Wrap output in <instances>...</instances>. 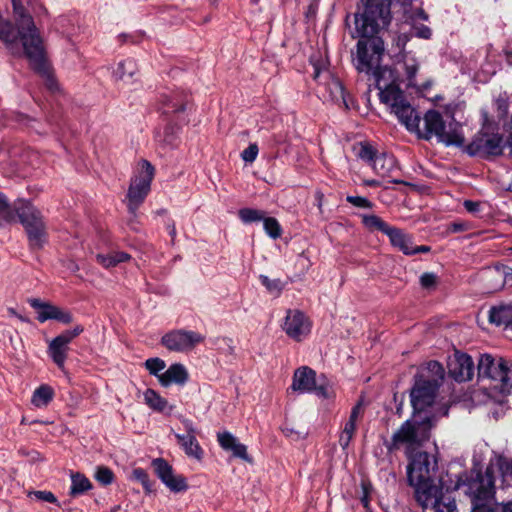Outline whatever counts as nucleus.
Returning <instances> with one entry per match:
<instances>
[{"label": "nucleus", "mask_w": 512, "mask_h": 512, "mask_svg": "<svg viewBox=\"0 0 512 512\" xmlns=\"http://www.w3.org/2000/svg\"><path fill=\"white\" fill-rule=\"evenodd\" d=\"M19 37L22 45L21 56H25L30 67L46 80L47 87L54 91L58 88L57 81L50 73L46 57L44 40L36 27L33 17L25 14L19 0H13Z\"/></svg>", "instance_id": "obj_1"}, {"label": "nucleus", "mask_w": 512, "mask_h": 512, "mask_svg": "<svg viewBox=\"0 0 512 512\" xmlns=\"http://www.w3.org/2000/svg\"><path fill=\"white\" fill-rule=\"evenodd\" d=\"M356 34L361 38L357 43V70L371 75L377 88L395 83L392 69L380 65L384 53L383 40L376 36L377 33L363 36L356 29Z\"/></svg>", "instance_id": "obj_2"}, {"label": "nucleus", "mask_w": 512, "mask_h": 512, "mask_svg": "<svg viewBox=\"0 0 512 512\" xmlns=\"http://www.w3.org/2000/svg\"><path fill=\"white\" fill-rule=\"evenodd\" d=\"M433 427L432 418L429 416L408 419L393 433L390 440L384 441L389 453L405 448L406 456L419 451L418 449L430 438Z\"/></svg>", "instance_id": "obj_3"}, {"label": "nucleus", "mask_w": 512, "mask_h": 512, "mask_svg": "<svg viewBox=\"0 0 512 512\" xmlns=\"http://www.w3.org/2000/svg\"><path fill=\"white\" fill-rule=\"evenodd\" d=\"M459 489L469 496L472 505H497L494 466L487 465L484 472L471 470L462 474L452 487Z\"/></svg>", "instance_id": "obj_4"}, {"label": "nucleus", "mask_w": 512, "mask_h": 512, "mask_svg": "<svg viewBox=\"0 0 512 512\" xmlns=\"http://www.w3.org/2000/svg\"><path fill=\"white\" fill-rule=\"evenodd\" d=\"M407 465V481L414 489L415 499L426 498V494L439 488L434 483V476L437 469L436 459L425 451H417L410 456Z\"/></svg>", "instance_id": "obj_5"}, {"label": "nucleus", "mask_w": 512, "mask_h": 512, "mask_svg": "<svg viewBox=\"0 0 512 512\" xmlns=\"http://www.w3.org/2000/svg\"><path fill=\"white\" fill-rule=\"evenodd\" d=\"M423 122L424 129L416 131L420 138L430 140L435 136L438 141L447 146H462L464 144L465 138L462 133L461 125L456 122H450L446 125L440 112L436 110L427 111L424 115Z\"/></svg>", "instance_id": "obj_6"}, {"label": "nucleus", "mask_w": 512, "mask_h": 512, "mask_svg": "<svg viewBox=\"0 0 512 512\" xmlns=\"http://www.w3.org/2000/svg\"><path fill=\"white\" fill-rule=\"evenodd\" d=\"M362 13H355V26L363 36L378 33L388 26L391 20V0H362Z\"/></svg>", "instance_id": "obj_7"}, {"label": "nucleus", "mask_w": 512, "mask_h": 512, "mask_svg": "<svg viewBox=\"0 0 512 512\" xmlns=\"http://www.w3.org/2000/svg\"><path fill=\"white\" fill-rule=\"evenodd\" d=\"M15 210L19 221L23 225L30 245L41 248L46 241V225L41 212L31 202L18 200L15 202Z\"/></svg>", "instance_id": "obj_8"}, {"label": "nucleus", "mask_w": 512, "mask_h": 512, "mask_svg": "<svg viewBox=\"0 0 512 512\" xmlns=\"http://www.w3.org/2000/svg\"><path fill=\"white\" fill-rule=\"evenodd\" d=\"M155 168L148 160H141L139 169L131 178L127 191V208L131 215L136 216L138 208L145 201L151 189Z\"/></svg>", "instance_id": "obj_9"}, {"label": "nucleus", "mask_w": 512, "mask_h": 512, "mask_svg": "<svg viewBox=\"0 0 512 512\" xmlns=\"http://www.w3.org/2000/svg\"><path fill=\"white\" fill-rule=\"evenodd\" d=\"M511 367L512 360L510 359L502 357L496 359L490 354H483L478 362V375L497 382L496 387L501 393L510 394L512 392V381H509Z\"/></svg>", "instance_id": "obj_10"}, {"label": "nucleus", "mask_w": 512, "mask_h": 512, "mask_svg": "<svg viewBox=\"0 0 512 512\" xmlns=\"http://www.w3.org/2000/svg\"><path fill=\"white\" fill-rule=\"evenodd\" d=\"M439 386L437 380H429L424 373L415 377V383L410 393L411 404L415 413L423 412L434 403Z\"/></svg>", "instance_id": "obj_11"}, {"label": "nucleus", "mask_w": 512, "mask_h": 512, "mask_svg": "<svg viewBox=\"0 0 512 512\" xmlns=\"http://www.w3.org/2000/svg\"><path fill=\"white\" fill-rule=\"evenodd\" d=\"M452 488L445 487L440 480V487L426 494V498H417L423 512H457L455 498L451 495Z\"/></svg>", "instance_id": "obj_12"}, {"label": "nucleus", "mask_w": 512, "mask_h": 512, "mask_svg": "<svg viewBox=\"0 0 512 512\" xmlns=\"http://www.w3.org/2000/svg\"><path fill=\"white\" fill-rule=\"evenodd\" d=\"M466 152L482 158L499 156L503 152V137L500 134L478 133L466 146Z\"/></svg>", "instance_id": "obj_13"}, {"label": "nucleus", "mask_w": 512, "mask_h": 512, "mask_svg": "<svg viewBox=\"0 0 512 512\" xmlns=\"http://www.w3.org/2000/svg\"><path fill=\"white\" fill-rule=\"evenodd\" d=\"M84 331L82 325H76L71 330H65L48 345V354L59 369L63 370L69 351V344Z\"/></svg>", "instance_id": "obj_14"}, {"label": "nucleus", "mask_w": 512, "mask_h": 512, "mask_svg": "<svg viewBox=\"0 0 512 512\" xmlns=\"http://www.w3.org/2000/svg\"><path fill=\"white\" fill-rule=\"evenodd\" d=\"M204 339L205 337L197 332L179 329L166 333L161 338V344L170 351L184 352L192 350Z\"/></svg>", "instance_id": "obj_15"}, {"label": "nucleus", "mask_w": 512, "mask_h": 512, "mask_svg": "<svg viewBox=\"0 0 512 512\" xmlns=\"http://www.w3.org/2000/svg\"><path fill=\"white\" fill-rule=\"evenodd\" d=\"M291 389L299 393L314 392L317 396L322 398L329 397L328 386L322 384L316 385V373L307 366L295 370Z\"/></svg>", "instance_id": "obj_16"}, {"label": "nucleus", "mask_w": 512, "mask_h": 512, "mask_svg": "<svg viewBox=\"0 0 512 512\" xmlns=\"http://www.w3.org/2000/svg\"><path fill=\"white\" fill-rule=\"evenodd\" d=\"M485 288L489 292H498L512 287V267L504 264H496L486 268L483 272Z\"/></svg>", "instance_id": "obj_17"}, {"label": "nucleus", "mask_w": 512, "mask_h": 512, "mask_svg": "<svg viewBox=\"0 0 512 512\" xmlns=\"http://www.w3.org/2000/svg\"><path fill=\"white\" fill-rule=\"evenodd\" d=\"M155 473L159 479L175 493L186 491L188 484L186 478L174 473L172 466L163 458H156L152 461Z\"/></svg>", "instance_id": "obj_18"}, {"label": "nucleus", "mask_w": 512, "mask_h": 512, "mask_svg": "<svg viewBox=\"0 0 512 512\" xmlns=\"http://www.w3.org/2000/svg\"><path fill=\"white\" fill-rule=\"evenodd\" d=\"M310 329L311 323L303 312L299 310L287 311L283 330L290 338L301 341L310 333Z\"/></svg>", "instance_id": "obj_19"}, {"label": "nucleus", "mask_w": 512, "mask_h": 512, "mask_svg": "<svg viewBox=\"0 0 512 512\" xmlns=\"http://www.w3.org/2000/svg\"><path fill=\"white\" fill-rule=\"evenodd\" d=\"M28 303L37 310V319L41 323L47 320H57L61 323L69 324L73 320V316L69 311L63 310L49 302H43L39 298H31L28 300Z\"/></svg>", "instance_id": "obj_20"}, {"label": "nucleus", "mask_w": 512, "mask_h": 512, "mask_svg": "<svg viewBox=\"0 0 512 512\" xmlns=\"http://www.w3.org/2000/svg\"><path fill=\"white\" fill-rule=\"evenodd\" d=\"M448 373L457 382H465L474 375V363L466 353L456 352L448 362Z\"/></svg>", "instance_id": "obj_21"}, {"label": "nucleus", "mask_w": 512, "mask_h": 512, "mask_svg": "<svg viewBox=\"0 0 512 512\" xmlns=\"http://www.w3.org/2000/svg\"><path fill=\"white\" fill-rule=\"evenodd\" d=\"M488 465L494 466V473L498 471L501 476L500 493L512 494V458L498 455L490 460Z\"/></svg>", "instance_id": "obj_22"}, {"label": "nucleus", "mask_w": 512, "mask_h": 512, "mask_svg": "<svg viewBox=\"0 0 512 512\" xmlns=\"http://www.w3.org/2000/svg\"><path fill=\"white\" fill-rule=\"evenodd\" d=\"M409 131H419L420 116L410 103L404 98L391 110Z\"/></svg>", "instance_id": "obj_23"}, {"label": "nucleus", "mask_w": 512, "mask_h": 512, "mask_svg": "<svg viewBox=\"0 0 512 512\" xmlns=\"http://www.w3.org/2000/svg\"><path fill=\"white\" fill-rule=\"evenodd\" d=\"M158 380L163 387L171 384L184 385L188 380L186 368L180 364H172L164 373L158 375Z\"/></svg>", "instance_id": "obj_24"}, {"label": "nucleus", "mask_w": 512, "mask_h": 512, "mask_svg": "<svg viewBox=\"0 0 512 512\" xmlns=\"http://www.w3.org/2000/svg\"><path fill=\"white\" fill-rule=\"evenodd\" d=\"M386 235L389 237L392 246L406 255H413V243L410 235L393 226Z\"/></svg>", "instance_id": "obj_25"}, {"label": "nucleus", "mask_w": 512, "mask_h": 512, "mask_svg": "<svg viewBox=\"0 0 512 512\" xmlns=\"http://www.w3.org/2000/svg\"><path fill=\"white\" fill-rule=\"evenodd\" d=\"M175 437L188 457L195 458L198 461L202 460L203 449L201 448L198 440L196 439V435L175 434Z\"/></svg>", "instance_id": "obj_26"}, {"label": "nucleus", "mask_w": 512, "mask_h": 512, "mask_svg": "<svg viewBox=\"0 0 512 512\" xmlns=\"http://www.w3.org/2000/svg\"><path fill=\"white\" fill-rule=\"evenodd\" d=\"M377 89L380 91V101L388 105L391 110L405 98L403 91L395 83Z\"/></svg>", "instance_id": "obj_27"}, {"label": "nucleus", "mask_w": 512, "mask_h": 512, "mask_svg": "<svg viewBox=\"0 0 512 512\" xmlns=\"http://www.w3.org/2000/svg\"><path fill=\"white\" fill-rule=\"evenodd\" d=\"M144 401L149 408L154 411L170 414L173 406L168 404V401L161 397L155 390L147 389L144 392Z\"/></svg>", "instance_id": "obj_28"}, {"label": "nucleus", "mask_w": 512, "mask_h": 512, "mask_svg": "<svg viewBox=\"0 0 512 512\" xmlns=\"http://www.w3.org/2000/svg\"><path fill=\"white\" fill-rule=\"evenodd\" d=\"M370 166L378 175L387 177L396 169V160L392 155L378 154Z\"/></svg>", "instance_id": "obj_29"}, {"label": "nucleus", "mask_w": 512, "mask_h": 512, "mask_svg": "<svg viewBox=\"0 0 512 512\" xmlns=\"http://www.w3.org/2000/svg\"><path fill=\"white\" fill-rule=\"evenodd\" d=\"M489 320L498 326H508L512 323V305L492 307L489 312Z\"/></svg>", "instance_id": "obj_30"}, {"label": "nucleus", "mask_w": 512, "mask_h": 512, "mask_svg": "<svg viewBox=\"0 0 512 512\" xmlns=\"http://www.w3.org/2000/svg\"><path fill=\"white\" fill-rule=\"evenodd\" d=\"M165 114L183 112L186 105V97L179 93L165 95L162 99Z\"/></svg>", "instance_id": "obj_31"}, {"label": "nucleus", "mask_w": 512, "mask_h": 512, "mask_svg": "<svg viewBox=\"0 0 512 512\" xmlns=\"http://www.w3.org/2000/svg\"><path fill=\"white\" fill-rule=\"evenodd\" d=\"M53 397V388L49 385L43 384L34 391L31 403L36 407H45L53 400Z\"/></svg>", "instance_id": "obj_32"}, {"label": "nucleus", "mask_w": 512, "mask_h": 512, "mask_svg": "<svg viewBox=\"0 0 512 512\" xmlns=\"http://www.w3.org/2000/svg\"><path fill=\"white\" fill-rule=\"evenodd\" d=\"M362 224L369 231H380L384 234H387L392 226L387 224L382 218L377 215L371 214H363L361 215Z\"/></svg>", "instance_id": "obj_33"}, {"label": "nucleus", "mask_w": 512, "mask_h": 512, "mask_svg": "<svg viewBox=\"0 0 512 512\" xmlns=\"http://www.w3.org/2000/svg\"><path fill=\"white\" fill-rule=\"evenodd\" d=\"M70 495L77 496L92 488L90 480L81 473H73L71 475Z\"/></svg>", "instance_id": "obj_34"}, {"label": "nucleus", "mask_w": 512, "mask_h": 512, "mask_svg": "<svg viewBox=\"0 0 512 512\" xmlns=\"http://www.w3.org/2000/svg\"><path fill=\"white\" fill-rule=\"evenodd\" d=\"M137 71V66L134 60L127 59L124 61H121L116 70L114 71V75L118 80L121 81H128L133 77V75Z\"/></svg>", "instance_id": "obj_35"}, {"label": "nucleus", "mask_w": 512, "mask_h": 512, "mask_svg": "<svg viewBox=\"0 0 512 512\" xmlns=\"http://www.w3.org/2000/svg\"><path fill=\"white\" fill-rule=\"evenodd\" d=\"M16 215L15 206L12 207L7 198L0 193V226L14 222Z\"/></svg>", "instance_id": "obj_36"}, {"label": "nucleus", "mask_w": 512, "mask_h": 512, "mask_svg": "<svg viewBox=\"0 0 512 512\" xmlns=\"http://www.w3.org/2000/svg\"><path fill=\"white\" fill-rule=\"evenodd\" d=\"M354 151L358 158L367 162L369 165L372 164L378 155L376 149L368 142H360L356 144L354 146Z\"/></svg>", "instance_id": "obj_37"}, {"label": "nucleus", "mask_w": 512, "mask_h": 512, "mask_svg": "<svg viewBox=\"0 0 512 512\" xmlns=\"http://www.w3.org/2000/svg\"><path fill=\"white\" fill-rule=\"evenodd\" d=\"M238 216L243 223L248 224L263 220L265 212L253 208H242L238 211Z\"/></svg>", "instance_id": "obj_38"}, {"label": "nucleus", "mask_w": 512, "mask_h": 512, "mask_svg": "<svg viewBox=\"0 0 512 512\" xmlns=\"http://www.w3.org/2000/svg\"><path fill=\"white\" fill-rule=\"evenodd\" d=\"M425 377L429 380H437V383L441 384L444 378V368L438 361H430L427 363L425 371Z\"/></svg>", "instance_id": "obj_39"}, {"label": "nucleus", "mask_w": 512, "mask_h": 512, "mask_svg": "<svg viewBox=\"0 0 512 512\" xmlns=\"http://www.w3.org/2000/svg\"><path fill=\"white\" fill-rule=\"evenodd\" d=\"M264 229L266 233L273 239H277L282 235V228L276 218L265 217L263 219Z\"/></svg>", "instance_id": "obj_40"}, {"label": "nucleus", "mask_w": 512, "mask_h": 512, "mask_svg": "<svg viewBox=\"0 0 512 512\" xmlns=\"http://www.w3.org/2000/svg\"><path fill=\"white\" fill-rule=\"evenodd\" d=\"M355 431L356 424L352 423V421H347L339 437V444L343 449H346L349 446Z\"/></svg>", "instance_id": "obj_41"}, {"label": "nucleus", "mask_w": 512, "mask_h": 512, "mask_svg": "<svg viewBox=\"0 0 512 512\" xmlns=\"http://www.w3.org/2000/svg\"><path fill=\"white\" fill-rule=\"evenodd\" d=\"M132 478L138 482H140L144 489L146 490V492H151L152 491V484L149 480V476L147 474V472L142 469V468H135L133 471H132Z\"/></svg>", "instance_id": "obj_42"}, {"label": "nucleus", "mask_w": 512, "mask_h": 512, "mask_svg": "<svg viewBox=\"0 0 512 512\" xmlns=\"http://www.w3.org/2000/svg\"><path fill=\"white\" fill-rule=\"evenodd\" d=\"M234 457L240 458L248 463L252 462V458L247 453V447L240 443L238 440L229 448V450Z\"/></svg>", "instance_id": "obj_43"}, {"label": "nucleus", "mask_w": 512, "mask_h": 512, "mask_svg": "<svg viewBox=\"0 0 512 512\" xmlns=\"http://www.w3.org/2000/svg\"><path fill=\"white\" fill-rule=\"evenodd\" d=\"M95 478L99 483L109 485L113 482L114 474L108 467L100 466L97 468Z\"/></svg>", "instance_id": "obj_44"}, {"label": "nucleus", "mask_w": 512, "mask_h": 512, "mask_svg": "<svg viewBox=\"0 0 512 512\" xmlns=\"http://www.w3.org/2000/svg\"><path fill=\"white\" fill-rule=\"evenodd\" d=\"M260 281L270 293H276L278 295L283 289V284L280 279L271 280L265 275H260Z\"/></svg>", "instance_id": "obj_45"}, {"label": "nucleus", "mask_w": 512, "mask_h": 512, "mask_svg": "<svg viewBox=\"0 0 512 512\" xmlns=\"http://www.w3.org/2000/svg\"><path fill=\"white\" fill-rule=\"evenodd\" d=\"M165 361L160 358H149L145 361V367L150 374L158 377L159 372L165 368Z\"/></svg>", "instance_id": "obj_46"}, {"label": "nucleus", "mask_w": 512, "mask_h": 512, "mask_svg": "<svg viewBox=\"0 0 512 512\" xmlns=\"http://www.w3.org/2000/svg\"><path fill=\"white\" fill-rule=\"evenodd\" d=\"M217 440L220 447L227 451L238 440L233 434L228 431L217 433Z\"/></svg>", "instance_id": "obj_47"}, {"label": "nucleus", "mask_w": 512, "mask_h": 512, "mask_svg": "<svg viewBox=\"0 0 512 512\" xmlns=\"http://www.w3.org/2000/svg\"><path fill=\"white\" fill-rule=\"evenodd\" d=\"M404 67L409 86H416L415 77L419 68L418 64L414 60L405 61Z\"/></svg>", "instance_id": "obj_48"}, {"label": "nucleus", "mask_w": 512, "mask_h": 512, "mask_svg": "<svg viewBox=\"0 0 512 512\" xmlns=\"http://www.w3.org/2000/svg\"><path fill=\"white\" fill-rule=\"evenodd\" d=\"M346 201L352 204L355 207L363 208V209H372L373 203L365 197L362 196H347Z\"/></svg>", "instance_id": "obj_49"}, {"label": "nucleus", "mask_w": 512, "mask_h": 512, "mask_svg": "<svg viewBox=\"0 0 512 512\" xmlns=\"http://www.w3.org/2000/svg\"><path fill=\"white\" fill-rule=\"evenodd\" d=\"M258 146L256 143H251L246 149H244L241 153V157L245 162L252 163L255 161L258 155Z\"/></svg>", "instance_id": "obj_50"}, {"label": "nucleus", "mask_w": 512, "mask_h": 512, "mask_svg": "<svg viewBox=\"0 0 512 512\" xmlns=\"http://www.w3.org/2000/svg\"><path fill=\"white\" fill-rule=\"evenodd\" d=\"M437 277L434 273H424L420 277V283L423 288L429 289L436 285Z\"/></svg>", "instance_id": "obj_51"}, {"label": "nucleus", "mask_w": 512, "mask_h": 512, "mask_svg": "<svg viewBox=\"0 0 512 512\" xmlns=\"http://www.w3.org/2000/svg\"><path fill=\"white\" fill-rule=\"evenodd\" d=\"M500 495L501 501L498 502V506L501 505V512H512V494L503 493Z\"/></svg>", "instance_id": "obj_52"}, {"label": "nucleus", "mask_w": 512, "mask_h": 512, "mask_svg": "<svg viewBox=\"0 0 512 512\" xmlns=\"http://www.w3.org/2000/svg\"><path fill=\"white\" fill-rule=\"evenodd\" d=\"M98 263H100L105 268H110L116 266V262L114 259L113 252L107 255L98 254L96 256Z\"/></svg>", "instance_id": "obj_53"}, {"label": "nucleus", "mask_w": 512, "mask_h": 512, "mask_svg": "<svg viewBox=\"0 0 512 512\" xmlns=\"http://www.w3.org/2000/svg\"><path fill=\"white\" fill-rule=\"evenodd\" d=\"M34 496L41 501L57 503V498L50 491H35Z\"/></svg>", "instance_id": "obj_54"}, {"label": "nucleus", "mask_w": 512, "mask_h": 512, "mask_svg": "<svg viewBox=\"0 0 512 512\" xmlns=\"http://www.w3.org/2000/svg\"><path fill=\"white\" fill-rule=\"evenodd\" d=\"M362 413H363V406H362V402L359 401L352 408L348 421H352V423L356 424L358 418L362 415Z\"/></svg>", "instance_id": "obj_55"}, {"label": "nucleus", "mask_w": 512, "mask_h": 512, "mask_svg": "<svg viewBox=\"0 0 512 512\" xmlns=\"http://www.w3.org/2000/svg\"><path fill=\"white\" fill-rule=\"evenodd\" d=\"M179 131V127L178 126H173V125H168L166 128H165V131H164V140L171 144L174 140V135L177 134V132Z\"/></svg>", "instance_id": "obj_56"}, {"label": "nucleus", "mask_w": 512, "mask_h": 512, "mask_svg": "<svg viewBox=\"0 0 512 512\" xmlns=\"http://www.w3.org/2000/svg\"><path fill=\"white\" fill-rule=\"evenodd\" d=\"M361 486H362V491H363V495L361 497V503L363 504V506L365 508H368V506H369V494H370V491H371V485H370V483L362 482Z\"/></svg>", "instance_id": "obj_57"}, {"label": "nucleus", "mask_w": 512, "mask_h": 512, "mask_svg": "<svg viewBox=\"0 0 512 512\" xmlns=\"http://www.w3.org/2000/svg\"><path fill=\"white\" fill-rule=\"evenodd\" d=\"M498 504L494 505H472L471 512H498Z\"/></svg>", "instance_id": "obj_58"}, {"label": "nucleus", "mask_w": 512, "mask_h": 512, "mask_svg": "<svg viewBox=\"0 0 512 512\" xmlns=\"http://www.w3.org/2000/svg\"><path fill=\"white\" fill-rule=\"evenodd\" d=\"M467 229L466 224L461 222H454L449 225L448 230L452 233L462 232Z\"/></svg>", "instance_id": "obj_59"}, {"label": "nucleus", "mask_w": 512, "mask_h": 512, "mask_svg": "<svg viewBox=\"0 0 512 512\" xmlns=\"http://www.w3.org/2000/svg\"><path fill=\"white\" fill-rule=\"evenodd\" d=\"M464 207L468 212L474 213L479 210L480 204L475 201L466 200L464 202Z\"/></svg>", "instance_id": "obj_60"}, {"label": "nucleus", "mask_w": 512, "mask_h": 512, "mask_svg": "<svg viewBox=\"0 0 512 512\" xmlns=\"http://www.w3.org/2000/svg\"><path fill=\"white\" fill-rule=\"evenodd\" d=\"M331 86L336 91V93L339 95V97L344 100V88H343V85L341 84V82L338 80H334V81H332Z\"/></svg>", "instance_id": "obj_61"}, {"label": "nucleus", "mask_w": 512, "mask_h": 512, "mask_svg": "<svg viewBox=\"0 0 512 512\" xmlns=\"http://www.w3.org/2000/svg\"><path fill=\"white\" fill-rule=\"evenodd\" d=\"M116 265L130 259V255L125 252H113Z\"/></svg>", "instance_id": "obj_62"}, {"label": "nucleus", "mask_w": 512, "mask_h": 512, "mask_svg": "<svg viewBox=\"0 0 512 512\" xmlns=\"http://www.w3.org/2000/svg\"><path fill=\"white\" fill-rule=\"evenodd\" d=\"M430 250H431L430 246H426V245H421V246H416V247L413 246V254L428 253V252H430Z\"/></svg>", "instance_id": "obj_63"}, {"label": "nucleus", "mask_w": 512, "mask_h": 512, "mask_svg": "<svg viewBox=\"0 0 512 512\" xmlns=\"http://www.w3.org/2000/svg\"><path fill=\"white\" fill-rule=\"evenodd\" d=\"M184 425L187 431V434H193L196 435V430L193 426V423L190 420H184Z\"/></svg>", "instance_id": "obj_64"}]
</instances>
